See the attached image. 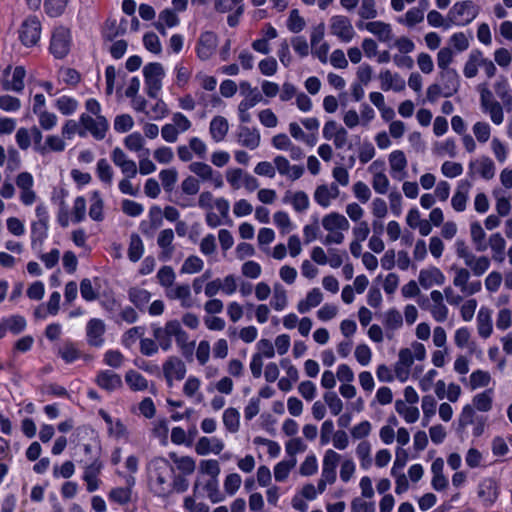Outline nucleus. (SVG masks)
<instances>
[{
	"label": "nucleus",
	"mask_w": 512,
	"mask_h": 512,
	"mask_svg": "<svg viewBox=\"0 0 512 512\" xmlns=\"http://www.w3.org/2000/svg\"><path fill=\"white\" fill-rule=\"evenodd\" d=\"M390 167L393 172H403L407 166V159L403 151L395 150L389 156Z\"/></svg>",
	"instance_id": "603ef678"
},
{
	"label": "nucleus",
	"mask_w": 512,
	"mask_h": 512,
	"mask_svg": "<svg viewBox=\"0 0 512 512\" xmlns=\"http://www.w3.org/2000/svg\"><path fill=\"white\" fill-rule=\"evenodd\" d=\"M370 453L371 445L368 441H362L358 444L356 448V454L360 460L361 467L365 470L368 469L372 464Z\"/></svg>",
	"instance_id": "37998d69"
},
{
	"label": "nucleus",
	"mask_w": 512,
	"mask_h": 512,
	"mask_svg": "<svg viewBox=\"0 0 512 512\" xmlns=\"http://www.w3.org/2000/svg\"><path fill=\"white\" fill-rule=\"evenodd\" d=\"M418 279L420 285L425 289L432 287L434 284L442 285L445 282L444 274L437 267L422 269Z\"/></svg>",
	"instance_id": "6ab92c4d"
},
{
	"label": "nucleus",
	"mask_w": 512,
	"mask_h": 512,
	"mask_svg": "<svg viewBox=\"0 0 512 512\" xmlns=\"http://www.w3.org/2000/svg\"><path fill=\"white\" fill-rule=\"evenodd\" d=\"M143 76L146 93L150 98H157L165 76L164 68L159 62H151L144 66Z\"/></svg>",
	"instance_id": "20e7f679"
},
{
	"label": "nucleus",
	"mask_w": 512,
	"mask_h": 512,
	"mask_svg": "<svg viewBox=\"0 0 512 512\" xmlns=\"http://www.w3.org/2000/svg\"><path fill=\"white\" fill-rule=\"evenodd\" d=\"M218 45V37L212 31L201 33L196 47V53L199 59L205 61L211 58Z\"/></svg>",
	"instance_id": "9d476101"
},
{
	"label": "nucleus",
	"mask_w": 512,
	"mask_h": 512,
	"mask_svg": "<svg viewBox=\"0 0 512 512\" xmlns=\"http://www.w3.org/2000/svg\"><path fill=\"white\" fill-rule=\"evenodd\" d=\"M322 225L325 230L333 232L334 230H348L349 222L342 214L332 212L322 219Z\"/></svg>",
	"instance_id": "b1692460"
},
{
	"label": "nucleus",
	"mask_w": 512,
	"mask_h": 512,
	"mask_svg": "<svg viewBox=\"0 0 512 512\" xmlns=\"http://www.w3.org/2000/svg\"><path fill=\"white\" fill-rule=\"evenodd\" d=\"M3 319L9 332L14 335H18L23 332L27 325L25 318L21 315H12Z\"/></svg>",
	"instance_id": "a19ab883"
},
{
	"label": "nucleus",
	"mask_w": 512,
	"mask_h": 512,
	"mask_svg": "<svg viewBox=\"0 0 512 512\" xmlns=\"http://www.w3.org/2000/svg\"><path fill=\"white\" fill-rule=\"evenodd\" d=\"M72 216L74 223H80L86 216V200L83 196H78L74 200Z\"/></svg>",
	"instance_id": "13d9d810"
},
{
	"label": "nucleus",
	"mask_w": 512,
	"mask_h": 512,
	"mask_svg": "<svg viewBox=\"0 0 512 512\" xmlns=\"http://www.w3.org/2000/svg\"><path fill=\"white\" fill-rule=\"evenodd\" d=\"M471 188V183L467 180H461L457 186V190L451 199V205L457 212H462L466 209V202L468 193Z\"/></svg>",
	"instance_id": "aec40b11"
},
{
	"label": "nucleus",
	"mask_w": 512,
	"mask_h": 512,
	"mask_svg": "<svg viewBox=\"0 0 512 512\" xmlns=\"http://www.w3.org/2000/svg\"><path fill=\"white\" fill-rule=\"evenodd\" d=\"M71 33L70 30L60 26L54 29L49 50L56 59H63L70 51Z\"/></svg>",
	"instance_id": "39448f33"
},
{
	"label": "nucleus",
	"mask_w": 512,
	"mask_h": 512,
	"mask_svg": "<svg viewBox=\"0 0 512 512\" xmlns=\"http://www.w3.org/2000/svg\"><path fill=\"white\" fill-rule=\"evenodd\" d=\"M80 123L96 140H103L109 129V123L104 116H98L94 119L87 114H82L80 116Z\"/></svg>",
	"instance_id": "1a4fd4ad"
},
{
	"label": "nucleus",
	"mask_w": 512,
	"mask_h": 512,
	"mask_svg": "<svg viewBox=\"0 0 512 512\" xmlns=\"http://www.w3.org/2000/svg\"><path fill=\"white\" fill-rule=\"evenodd\" d=\"M132 493L130 488L117 487L109 492V499L117 504L125 505L131 501Z\"/></svg>",
	"instance_id": "09e8293b"
},
{
	"label": "nucleus",
	"mask_w": 512,
	"mask_h": 512,
	"mask_svg": "<svg viewBox=\"0 0 512 512\" xmlns=\"http://www.w3.org/2000/svg\"><path fill=\"white\" fill-rule=\"evenodd\" d=\"M41 24L36 17L24 20L19 29V39L26 47L35 46L40 40Z\"/></svg>",
	"instance_id": "423d86ee"
},
{
	"label": "nucleus",
	"mask_w": 512,
	"mask_h": 512,
	"mask_svg": "<svg viewBox=\"0 0 512 512\" xmlns=\"http://www.w3.org/2000/svg\"><path fill=\"white\" fill-rule=\"evenodd\" d=\"M199 470L201 473L209 475L210 479H218L220 474V466L215 459L201 460Z\"/></svg>",
	"instance_id": "6e6d98bb"
},
{
	"label": "nucleus",
	"mask_w": 512,
	"mask_h": 512,
	"mask_svg": "<svg viewBox=\"0 0 512 512\" xmlns=\"http://www.w3.org/2000/svg\"><path fill=\"white\" fill-rule=\"evenodd\" d=\"M26 71L23 66H16L13 71L12 82L5 81L3 89L6 91L12 90L15 92H22L24 89V78Z\"/></svg>",
	"instance_id": "cd10ccee"
},
{
	"label": "nucleus",
	"mask_w": 512,
	"mask_h": 512,
	"mask_svg": "<svg viewBox=\"0 0 512 512\" xmlns=\"http://www.w3.org/2000/svg\"><path fill=\"white\" fill-rule=\"evenodd\" d=\"M482 52L478 49L471 51L463 69L466 78H473L478 73V66L481 64Z\"/></svg>",
	"instance_id": "c85d7f7f"
},
{
	"label": "nucleus",
	"mask_w": 512,
	"mask_h": 512,
	"mask_svg": "<svg viewBox=\"0 0 512 512\" xmlns=\"http://www.w3.org/2000/svg\"><path fill=\"white\" fill-rule=\"evenodd\" d=\"M204 489L207 491L208 498L212 503H219L225 500V495L219 490L218 479H209Z\"/></svg>",
	"instance_id": "49530a36"
},
{
	"label": "nucleus",
	"mask_w": 512,
	"mask_h": 512,
	"mask_svg": "<svg viewBox=\"0 0 512 512\" xmlns=\"http://www.w3.org/2000/svg\"><path fill=\"white\" fill-rule=\"evenodd\" d=\"M438 78L439 83L431 84L426 91L430 103L436 102L440 96L452 97L460 88V76L455 69L441 70Z\"/></svg>",
	"instance_id": "f03ea898"
},
{
	"label": "nucleus",
	"mask_w": 512,
	"mask_h": 512,
	"mask_svg": "<svg viewBox=\"0 0 512 512\" xmlns=\"http://www.w3.org/2000/svg\"><path fill=\"white\" fill-rule=\"evenodd\" d=\"M128 298L136 308L140 311H144L151 299V293L142 288L132 287L128 290Z\"/></svg>",
	"instance_id": "bb28decb"
},
{
	"label": "nucleus",
	"mask_w": 512,
	"mask_h": 512,
	"mask_svg": "<svg viewBox=\"0 0 512 512\" xmlns=\"http://www.w3.org/2000/svg\"><path fill=\"white\" fill-rule=\"evenodd\" d=\"M477 322L479 335L482 338H488L493 330L490 310L485 307H481L477 315Z\"/></svg>",
	"instance_id": "a878e982"
},
{
	"label": "nucleus",
	"mask_w": 512,
	"mask_h": 512,
	"mask_svg": "<svg viewBox=\"0 0 512 512\" xmlns=\"http://www.w3.org/2000/svg\"><path fill=\"white\" fill-rule=\"evenodd\" d=\"M159 178L163 189L166 192H172L178 178L177 170L175 168L163 169L159 173Z\"/></svg>",
	"instance_id": "4c0bfd02"
},
{
	"label": "nucleus",
	"mask_w": 512,
	"mask_h": 512,
	"mask_svg": "<svg viewBox=\"0 0 512 512\" xmlns=\"http://www.w3.org/2000/svg\"><path fill=\"white\" fill-rule=\"evenodd\" d=\"M494 89L498 97L503 101L504 105L512 107V92L509 88L507 79L501 78L494 85Z\"/></svg>",
	"instance_id": "58836bf2"
},
{
	"label": "nucleus",
	"mask_w": 512,
	"mask_h": 512,
	"mask_svg": "<svg viewBox=\"0 0 512 512\" xmlns=\"http://www.w3.org/2000/svg\"><path fill=\"white\" fill-rule=\"evenodd\" d=\"M189 170L204 181H207L213 177L214 172L212 167L204 162H192L189 165Z\"/></svg>",
	"instance_id": "864d4df0"
},
{
	"label": "nucleus",
	"mask_w": 512,
	"mask_h": 512,
	"mask_svg": "<svg viewBox=\"0 0 512 512\" xmlns=\"http://www.w3.org/2000/svg\"><path fill=\"white\" fill-rule=\"evenodd\" d=\"M143 45L154 54H159L162 51L160 40L154 32H148L143 36Z\"/></svg>",
	"instance_id": "680f3d73"
},
{
	"label": "nucleus",
	"mask_w": 512,
	"mask_h": 512,
	"mask_svg": "<svg viewBox=\"0 0 512 512\" xmlns=\"http://www.w3.org/2000/svg\"><path fill=\"white\" fill-rule=\"evenodd\" d=\"M151 491L155 496L168 498L172 495L170 480L174 476V467L164 457H155L148 464Z\"/></svg>",
	"instance_id": "f257e3e1"
},
{
	"label": "nucleus",
	"mask_w": 512,
	"mask_h": 512,
	"mask_svg": "<svg viewBox=\"0 0 512 512\" xmlns=\"http://www.w3.org/2000/svg\"><path fill=\"white\" fill-rule=\"evenodd\" d=\"M365 30L374 34L379 41L388 42L392 39V28L391 25L383 21H372L367 22Z\"/></svg>",
	"instance_id": "4be33fe9"
},
{
	"label": "nucleus",
	"mask_w": 512,
	"mask_h": 512,
	"mask_svg": "<svg viewBox=\"0 0 512 512\" xmlns=\"http://www.w3.org/2000/svg\"><path fill=\"white\" fill-rule=\"evenodd\" d=\"M134 126V120L129 114L117 115L114 119V130L118 133L130 131Z\"/></svg>",
	"instance_id": "5fc2aeb1"
},
{
	"label": "nucleus",
	"mask_w": 512,
	"mask_h": 512,
	"mask_svg": "<svg viewBox=\"0 0 512 512\" xmlns=\"http://www.w3.org/2000/svg\"><path fill=\"white\" fill-rule=\"evenodd\" d=\"M470 233L476 250L478 252L485 251L487 249V243L485 242L486 233L479 222L475 221L471 223Z\"/></svg>",
	"instance_id": "c756f323"
},
{
	"label": "nucleus",
	"mask_w": 512,
	"mask_h": 512,
	"mask_svg": "<svg viewBox=\"0 0 512 512\" xmlns=\"http://www.w3.org/2000/svg\"><path fill=\"white\" fill-rule=\"evenodd\" d=\"M223 424L225 428L231 432L236 433L240 426V414L235 408H227L223 413Z\"/></svg>",
	"instance_id": "473e14b6"
},
{
	"label": "nucleus",
	"mask_w": 512,
	"mask_h": 512,
	"mask_svg": "<svg viewBox=\"0 0 512 512\" xmlns=\"http://www.w3.org/2000/svg\"><path fill=\"white\" fill-rule=\"evenodd\" d=\"M200 190V182L193 176L186 177L181 183V191L185 195L194 196Z\"/></svg>",
	"instance_id": "338daca9"
},
{
	"label": "nucleus",
	"mask_w": 512,
	"mask_h": 512,
	"mask_svg": "<svg viewBox=\"0 0 512 512\" xmlns=\"http://www.w3.org/2000/svg\"><path fill=\"white\" fill-rule=\"evenodd\" d=\"M163 373L169 386L172 385L173 377L182 380L186 374L185 364L177 357L171 356L163 364Z\"/></svg>",
	"instance_id": "4468645a"
},
{
	"label": "nucleus",
	"mask_w": 512,
	"mask_h": 512,
	"mask_svg": "<svg viewBox=\"0 0 512 512\" xmlns=\"http://www.w3.org/2000/svg\"><path fill=\"white\" fill-rule=\"evenodd\" d=\"M49 224H43L36 221L31 223V248L41 250L44 241L48 237Z\"/></svg>",
	"instance_id": "412c9836"
},
{
	"label": "nucleus",
	"mask_w": 512,
	"mask_h": 512,
	"mask_svg": "<svg viewBox=\"0 0 512 512\" xmlns=\"http://www.w3.org/2000/svg\"><path fill=\"white\" fill-rule=\"evenodd\" d=\"M490 374L483 370H476L470 375V384L473 389L486 387L490 382Z\"/></svg>",
	"instance_id": "0e129e2a"
},
{
	"label": "nucleus",
	"mask_w": 512,
	"mask_h": 512,
	"mask_svg": "<svg viewBox=\"0 0 512 512\" xmlns=\"http://www.w3.org/2000/svg\"><path fill=\"white\" fill-rule=\"evenodd\" d=\"M106 326L103 320L92 318L86 325L87 343L92 347H101L104 344Z\"/></svg>",
	"instance_id": "9b49d317"
},
{
	"label": "nucleus",
	"mask_w": 512,
	"mask_h": 512,
	"mask_svg": "<svg viewBox=\"0 0 512 512\" xmlns=\"http://www.w3.org/2000/svg\"><path fill=\"white\" fill-rule=\"evenodd\" d=\"M166 296L169 299L181 300V306L183 308H190L192 306V301L190 299L191 290L188 284L178 285L175 288V295H172V291H167Z\"/></svg>",
	"instance_id": "2f4dec72"
},
{
	"label": "nucleus",
	"mask_w": 512,
	"mask_h": 512,
	"mask_svg": "<svg viewBox=\"0 0 512 512\" xmlns=\"http://www.w3.org/2000/svg\"><path fill=\"white\" fill-rule=\"evenodd\" d=\"M228 129V121L223 116H215L210 122L209 132L215 142L222 141L225 138Z\"/></svg>",
	"instance_id": "393cba45"
},
{
	"label": "nucleus",
	"mask_w": 512,
	"mask_h": 512,
	"mask_svg": "<svg viewBox=\"0 0 512 512\" xmlns=\"http://www.w3.org/2000/svg\"><path fill=\"white\" fill-rule=\"evenodd\" d=\"M287 305V295L286 290L281 284L274 285V293L273 298L271 300V306L276 311L283 310Z\"/></svg>",
	"instance_id": "c03bdc74"
},
{
	"label": "nucleus",
	"mask_w": 512,
	"mask_h": 512,
	"mask_svg": "<svg viewBox=\"0 0 512 512\" xmlns=\"http://www.w3.org/2000/svg\"><path fill=\"white\" fill-rule=\"evenodd\" d=\"M153 336L155 340L158 341L159 346L164 351H168L172 347V341L170 335L167 331V323L165 324L164 328L153 326Z\"/></svg>",
	"instance_id": "79ce46f5"
},
{
	"label": "nucleus",
	"mask_w": 512,
	"mask_h": 512,
	"mask_svg": "<svg viewBox=\"0 0 512 512\" xmlns=\"http://www.w3.org/2000/svg\"><path fill=\"white\" fill-rule=\"evenodd\" d=\"M236 136L238 143L250 150H254L260 145L261 135L257 128L239 125Z\"/></svg>",
	"instance_id": "ddd939ff"
},
{
	"label": "nucleus",
	"mask_w": 512,
	"mask_h": 512,
	"mask_svg": "<svg viewBox=\"0 0 512 512\" xmlns=\"http://www.w3.org/2000/svg\"><path fill=\"white\" fill-rule=\"evenodd\" d=\"M67 2L68 0H44L45 12L50 17H58L64 12Z\"/></svg>",
	"instance_id": "3c124183"
},
{
	"label": "nucleus",
	"mask_w": 512,
	"mask_h": 512,
	"mask_svg": "<svg viewBox=\"0 0 512 512\" xmlns=\"http://www.w3.org/2000/svg\"><path fill=\"white\" fill-rule=\"evenodd\" d=\"M284 203H290L296 212H304L309 208V197L304 191H297L292 193L287 191L284 198Z\"/></svg>",
	"instance_id": "5701e85b"
},
{
	"label": "nucleus",
	"mask_w": 512,
	"mask_h": 512,
	"mask_svg": "<svg viewBox=\"0 0 512 512\" xmlns=\"http://www.w3.org/2000/svg\"><path fill=\"white\" fill-rule=\"evenodd\" d=\"M476 174H479L486 180L492 179L495 175V165L493 161L487 156L471 161L468 166V175L474 177Z\"/></svg>",
	"instance_id": "f8f14e48"
},
{
	"label": "nucleus",
	"mask_w": 512,
	"mask_h": 512,
	"mask_svg": "<svg viewBox=\"0 0 512 512\" xmlns=\"http://www.w3.org/2000/svg\"><path fill=\"white\" fill-rule=\"evenodd\" d=\"M330 32L345 43L350 42L355 36L350 19L344 15H334L330 18Z\"/></svg>",
	"instance_id": "6e6552de"
},
{
	"label": "nucleus",
	"mask_w": 512,
	"mask_h": 512,
	"mask_svg": "<svg viewBox=\"0 0 512 512\" xmlns=\"http://www.w3.org/2000/svg\"><path fill=\"white\" fill-rule=\"evenodd\" d=\"M453 51L449 47H443L437 54V65L441 70H450L449 65L453 61Z\"/></svg>",
	"instance_id": "69168bd1"
},
{
	"label": "nucleus",
	"mask_w": 512,
	"mask_h": 512,
	"mask_svg": "<svg viewBox=\"0 0 512 512\" xmlns=\"http://www.w3.org/2000/svg\"><path fill=\"white\" fill-rule=\"evenodd\" d=\"M203 261L198 256L192 255L189 256L182 265L181 272L183 273H197L200 272L203 268Z\"/></svg>",
	"instance_id": "e2e57ef3"
},
{
	"label": "nucleus",
	"mask_w": 512,
	"mask_h": 512,
	"mask_svg": "<svg viewBox=\"0 0 512 512\" xmlns=\"http://www.w3.org/2000/svg\"><path fill=\"white\" fill-rule=\"evenodd\" d=\"M144 252L143 242L138 234L133 233L130 236V243L128 247V258L132 262L140 260Z\"/></svg>",
	"instance_id": "72a5a7b5"
},
{
	"label": "nucleus",
	"mask_w": 512,
	"mask_h": 512,
	"mask_svg": "<svg viewBox=\"0 0 512 512\" xmlns=\"http://www.w3.org/2000/svg\"><path fill=\"white\" fill-rule=\"evenodd\" d=\"M167 331L170 335L175 337L176 343L178 346L189 343L188 342V334L183 328L178 320H170L167 322Z\"/></svg>",
	"instance_id": "c9c22d12"
},
{
	"label": "nucleus",
	"mask_w": 512,
	"mask_h": 512,
	"mask_svg": "<svg viewBox=\"0 0 512 512\" xmlns=\"http://www.w3.org/2000/svg\"><path fill=\"white\" fill-rule=\"evenodd\" d=\"M492 401L493 391L491 389H487L474 396L473 405L477 410L487 412L492 408Z\"/></svg>",
	"instance_id": "f704fd0d"
},
{
	"label": "nucleus",
	"mask_w": 512,
	"mask_h": 512,
	"mask_svg": "<svg viewBox=\"0 0 512 512\" xmlns=\"http://www.w3.org/2000/svg\"><path fill=\"white\" fill-rule=\"evenodd\" d=\"M55 106L63 115H71L76 111L78 102L74 98L62 96L56 100Z\"/></svg>",
	"instance_id": "de8ad7c7"
},
{
	"label": "nucleus",
	"mask_w": 512,
	"mask_h": 512,
	"mask_svg": "<svg viewBox=\"0 0 512 512\" xmlns=\"http://www.w3.org/2000/svg\"><path fill=\"white\" fill-rule=\"evenodd\" d=\"M479 7L472 1L456 2L448 12L445 28L451 27V24L457 26H465L471 23L478 15Z\"/></svg>",
	"instance_id": "7ed1b4c3"
},
{
	"label": "nucleus",
	"mask_w": 512,
	"mask_h": 512,
	"mask_svg": "<svg viewBox=\"0 0 512 512\" xmlns=\"http://www.w3.org/2000/svg\"><path fill=\"white\" fill-rule=\"evenodd\" d=\"M91 205L89 208V216L94 221L100 222L104 219L103 215V200L99 191H93L91 197Z\"/></svg>",
	"instance_id": "e433bc0d"
},
{
	"label": "nucleus",
	"mask_w": 512,
	"mask_h": 512,
	"mask_svg": "<svg viewBox=\"0 0 512 512\" xmlns=\"http://www.w3.org/2000/svg\"><path fill=\"white\" fill-rule=\"evenodd\" d=\"M157 278L160 285L164 287H170L175 280V273L173 268L170 266H163L157 272Z\"/></svg>",
	"instance_id": "774afa93"
},
{
	"label": "nucleus",
	"mask_w": 512,
	"mask_h": 512,
	"mask_svg": "<svg viewBox=\"0 0 512 512\" xmlns=\"http://www.w3.org/2000/svg\"><path fill=\"white\" fill-rule=\"evenodd\" d=\"M500 494V486L493 478L482 479L477 487V496L485 508L495 504Z\"/></svg>",
	"instance_id": "0eeeda50"
},
{
	"label": "nucleus",
	"mask_w": 512,
	"mask_h": 512,
	"mask_svg": "<svg viewBox=\"0 0 512 512\" xmlns=\"http://www.w3.org/2000/svg\"><path fill=\"white\" fill-rule=\"evenodd\" d=\"M96 173L98 178L104 183L111 185L113 179V169L105 158L97 162Z\"/></svg>",
	"instance_id": "ea45409f"
},
{
	"label": "nucleus",
	"mask_w": 512,
	"mask_h": 512,
	"mask_svg": "<svg viewBox=\"0 0 512 512\" xmlns=\"http://www.w3.org/2000/svg\"><path fill=\"white\" fill-rule=\"evenodd\" d=\"M305 27V20L300 16L297 9L290 11V15L287 20V28L293 33H299Z\"/></svg>",
	"instance_id": "4d7b16f0"
},
{
	"label": "nucleus",
	"mask_w": 512,
	"mask_h": 512,
	"mask_svg": "<svg viewBox=\"0 0 512 512\" xmlns=\"http://www.w3.org/2000/svg\"><path fill=\"white\" fill-rule=\"evenodd\" d=\"M224 448L222 440L213 437H200L196 443L195 451L198 455H207L209 453L219 454Z\"/></svg>",
	"instance_id": "a211bd4d"
},
{
	"label": "nucleus",
	"mask_w": 512,
	"mask_h": 512,
	"mask_svg": "<svg viewBox=\"0 0 512 512\" xmlns=\"http://www.w3.org/2000/svg\"><path fill=\"white\" fill-rule=\"evenodd\" d=\"M57 355L66 363L72 364L83 357V352L79 344L72 340H65L63 345L58 348Z\"/></svg>",
	"instance_id": "f3484780"
},
{
	"label": "nucleus",
	"mask_w": 512,
	"mask_h": 512,
	"mask_svg": "<svg viewBox=\"0 0 512 512\" xmlns=\"http://www.w3.org/2000/svg\"><path fill=\"white\" fill-rule=\"evenodd\" d=\"M325 403L328 405L331 414L337 416L343 408L342 400L335 392H326L324 394Z\"/></svg>",
	"instance_id": "052dcab7"
},
{
	"label": "nucleus",
	"mask_w": 512,
	"mask_h": 512,
	"mask_svg": "<svg viewBox=\"0 0 512 512\" xmlns=\"http://www.w3.org/2000/svg\"><path fill=\"white\" fill-rule=\"evenodd\" d=\"M174 239V232L172 229L162 230L157 238V244L161 248L159 259L162 261H169L172 258L174 252V246L172 244Z\"/></svg>",
	"instance_id": "dca6fc26"
},
{
	"label": "nucleus",
	"mask_w": 512,
	"mask_h": 512,
	"mask_svg": "<svg viewBox=\"0 0 512 512\" xmlns=\"http://www.w3.org/2000/svg\"><path fill=\"white\" fill-rule=\"evenodd\" d=\"M125 381L133 391H143L148 387V381L146 378L135 370L127 371Z\"/></svg>",
	"instance_id": "7c9ffc66"
},
{
	"label": "nucleus",
	"mask_w": 512,
	"mask_h": 512,
	"mask_svg": "<svg viewBox=\"0 0 512 512\" xmlns=\"http://www.w3.org/2000/svg\"><path fill=\"white\" fill-rule=\"evenodd\" d=\"M124 145L130 151L139 152L143 149L144 138L139 132L131 133L124 139Z\"/></svg>",
	"instance_id": "bf43d9fd"
},
{
	"label": "nucleus",
	"mask_w": 512,
	"mask_h": 512,
	"mask_svg": "<svg viewBox=\"0 0 512 512\" xmlns=\"http://www.w3.org/2000/svg\"><path fill=\"white\" fill-rule=\"evenodd\" d=\"M296 459L292 458L290 461H281L274 467V477L278 482H282L287 479L291 469L295 466Z\"/></svg>",
	"instance_id": "a18cd8bd"
},
{
	"label": "nucleus",
	"mask_w": 512,
	"mask_h": 512,
	"mask_svg": "<svg viewBox=\"0 0 512 512\" xmlns=\"http://www.w3.org/2000/svg\"><path fill=\"white\" fill-rule=\"evenodd\" d=\"M403 318L401 313L395 309H389L384 315V325L386 328L395 330L402 326Z\"/></svg>",
	"instance_id": "8fccbe9b"
},
{
	"label": "nucleus",
	"mask_w": 512,
	"mask_h": 512,
	"mask_svg": "<svg viewBox=\"0 0 512 512\" xmlns=\"http://www.w3.org/2000/svg\"><path fill=\"white\" fill-rule=\"evenodd\" d=\"M96 384L108 392L120 389L123 385L121 376L112 370H101L95 378Z\"/></svg>",
	"instance_id": "2eb2a0df"
}]
</instances>
